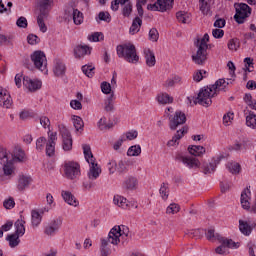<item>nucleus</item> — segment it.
Instances as JSON below:
<instances>
[{
  "instance_id": "nucleus-15",
  "label": "nucleus",
  "mask_w": 256,
  "mask_h": 256,
  "mask_svg": "<svg viewBox=\"0 0 256 256\" xmlns=\"http://www.w3.org/2000/svg\"><path fill=\"white\" fill-rule=\"evenodd\" d=\"M65 15L72 17L75 25H81V23H83V13L73 6H70L65 10Z\"/></svg>"
},
{
  "instance_id": "nucleus-32",
  "label": "nucleus",
  "mask_w": 256,
  "mask_h": 256,
  "mask_svg": "<svg viewBox=\"0 0 256 256\" xmlns=\"http://www.w3.org/2000/svg\"><path fill=\"white\" fill-rule=\"evenodd\" d=\"M113 101H115V92H112L110 96L104 102V110L107 113H111V111L115 110V106L113 105Z\"/></svg>"
},
{
  "instance_id": "nucleus-22",
  "label": "nucleus",
  "mask_w": 256,
  "mask_h": 256,
  "mask_svg": "<svg viewBox=\"0 0 256 256\" xmlns=\"http://www.w3.org/2000/svg\"><path fill=\"white\" fill-rule=\"evenodd\" d=\"M65 71H67L65 64L61 60H55L53 67V73L55 77H64Z\"/></svg>"
},
{
  "instance_id": "nucleus-64",
  "label": "nucleus",
  "mask_w": 256,
  "mask_h": 256,
  "mask_svg": "<svg viewBox=\"0 0 256 256\" xmlns=\"http://www.w3.org/2000/svg\"><path fill=\"white\" fill-rule=\"evenodd\" d=\"M13 227V221H8L0 228V238L3 237V231H11V228Z\"/></svg>"
},
{
  "instance_id": "nucleus-61",
  "label": "nucleus",
  "mask_w": 256,
  "mask_h": 256,
  "mask_svg": "<svg viewBox=\"0 0 256 256\" xmlns=\"http://www.w3.org/2000/svg\"><path fill=\"white\" fill-rule=\"evenodd\" d=\"M149 40L153 41L154 43L159 41V31H157L156 28L150 29Z\"/></svg>"
},
{
  "instance_id": "nucleus-44",
  "label": "nucleus",
  "mask_w": 256,
  "mask_h": 256,
  "mask_svg": "<svg viewBox=\"0 0 256 256\" xmlns=\"http://www.w3.org/2000/svg\"><path fill=\"white\" fill-rule=\"evenodd\" d=\"M31 217H32V225L33 227H39L41 224V214L37 212L36 210H32L31 212Z\"/></svg>"
},
{
  "instance_id": "nucleus-63",
  "label": "nucleus",
  "mask_w": 256,
  "mask_h": 256,
  "mask_svg": "<svg viewBox=\"0 0 256 256\" xmlns=\"http://www.w3.org/2000/svg\"><path fill=\"white\" fill-rule=\"evenodd\" d=\"M95 180H91L88 178V180L83 182V187L85 189V191H91V189H93L95 187Z\"/></svg>"
},
{
  "instance_id": "nucleus-57",
  "label": "nucleus",
  "mask_w": 256,
  "mask_h": 256,
  "mask_svg": "<svg viewBox=\"0 0 256 256\" xmlns=\"http://www.w3.org/2000/svg\"><path fill=\"white\" fill-rule=\"evenodd\" d=\"M244 63H245L244 71H248V73H253V58L246 57L244 59ZM251 67H252V69H251Z\"/></svg>"
},
{
  "instance_id": "nucleus-52",
  "label": "nucleus",
  "mask_w": 256,
  "mask_h": 256,
  "mask_svg": "<svg viewBox=\"0 0 256 256\" xmlns=\"http://www.w3.org/2000/svg\"><path fill=\"white\" fill-rule=\"evenodd\" d=\"M176 19L179 21V23H187L189 21V14L179 11L176 13Z\"/></svg>"
},
{
  "instance_id": "nucleus-23",
  "label": "nucleus",
  "mask_w": 256,
  "mask_h": 256,
  "mask_svg": "<svg viewBox=\"0 0 256 256\" xmlns=\"http://www.w3.org/2000/svg\"><path fill=\"white\" fill-rule=\"evenodd\" d=\"M217 241L222 243L223 246L228 247L229 249H237L239 248V243L234 242L232 239H227L219 234H216Z\"/></svg>"
},
{
  "instance_id": "nucleus-35",
  "label": "nucleus",
  "mask_w": 256,
  "mask_h": 256,
  "mask_svg": "<svg viewBox=\"0 0 256 256\" xmlns=\"http://www.w3.org/2000/svg\"><path fill=\"white\" fill-rule=\"evenodd\" d=\"M145 59H146V65L148 67H155V63H157V60L155 59V53L151 50L145 51Z\"/></svg>"
},
{
  "instance_id": "nucleus-19",
  "label": "nucleus",
  "mask_w": 256,
  "mask_h": 256,
  "mask_svg": "<svg viewBox=\"0 0 256 256\" xmlns=\"http://www.w3.org/2000/svg\"><path fill=\"white\" fill-rule=\"evenodd\" d=\"M137 185H139V180L134 176H128L122 183V187L126 189V191H135Z\"/></svg>"
},
{
  "instance_id": "nucleus-33",
  "label": "nucleus",
  "mask_w": 256,
  "mask_h": 256,
  "mask_svg": "<svg viewBox=\"0 0 256 256\" xmlns=\"http://www.w3.org/2000/svg\"><path fill=\"white\" fill-rule=\"evenodd\" d=\"M156 99L160 105H168L169 103H173V97L167 93L158 94Z\"/></svg>"
},
{
  "instance_id": "nucleus-2",
  "label": "nucleus",
  "mask_w": 256,
  "mask_h": 256,
  "mask_svg": "<svg viewBox=\"0 0 256 256\" xmlns=\"http://www.w3.org/2000/svg\"><path fill=\"white\" fill-rule=\"evenodd\" d=\"M118 57L126 60L127 63L137 65L139 63V55L137 48L131 43L118 45L116 48Z\"/></svg>"
},
{
  "instance_id": "nucleus-38",
  "label": "nucleus",
  "mask_w": 256,
  "mask_h": 256,
  "mask_svg": "<svg viewBox=\"0 0 256 256\" xmlns=\"http://www.w3.org/2000/svg\"><path fill=\"white\" fill-rule=\"evenodd\" d=\"M114 205H117L118 207H121L122 209H127V198L123 196L116 195L113 199Z\"/></svg>"
},
{
  "instance_id": "nucleus-11",
  "label": "nucleus",
  "mask_w": 256,
  "mask_h": 256,
  "mask_svg": "<svg viewBox=\"0 0 256 256\" xmlns=\"http://www.w3.org/2000/svg\"><path fill=\"white\" fill-rule=\"evenodd\" d=\"M23 85L29 91L35 92V91H39V89H41L43 83L41 82V80L31 79V78H29V76H24L23 77Z\"/></svg>"
},
{
  "instance_id": "nucleus-4",
  "label": "nucleus",
  "mask_w": 256,
  "mask_h": 256,
  "mask_svg": "<svg viewBox=\"0 0 256 256\" xmlns=\"http://www.w3.org/2000/svg\"><path fill=\"white\" fill-rule=\"evenodd\" d=\"M0 163L3 165L2 171L0 170V180H3V177H14L15 175V165L13 164V160H9V153H7V149L0 146Z\"/></svg>"
},
{
  "instance_id": "nucleus-40",
  "label": "nucleus",
  "mask_w": 256,
  "mask_h": 256,
  "mask_svg": "<svg viewBox=\"0 0 256 256\" xmlns=\"http://www.w3.org/2000/svg\"><path fill=\"white\" fill-rule=\"evenodd\" d=\"M159 193L164 201L169 199V183L163 182L160 186Z\"/></svg>"
},
{
  "instance_id": "nucleus-47",
  "label": "nucleus",
  "mask_w": 256,
  "mask_h": 256,
  "mask_svg": "<svg viewBox=\"0 0 256 256\" xmlns=\"http://www.w3.org/2000/svg\"><path fill=\"white\" fill-rule=\"evenodd\" d=\"M185 235H188L191 239H201L203 237V231L201 229L188 230Z\"/></svg>"
},
{
  "instance_id": "nucleus-55",
  "label": "nucleus",
  "mask_w": 256,
  "mask_h": 256,
  "mask_svg": "<svg viewBox=\"0 0 256 256\" xmlns=\"http://www.w3.org/2000/svg\"><path fill=\"white\" fill-rule=\"evenodd\" d=\"M116 171H118L120 175L127 173V163H125L123 160H120L118 163H116Z\"/></svg>"
},
{
  "instance_id": "nucleus-28",
  "label": "nucleus",
  "mask_w": 256,
  "mask_h": 256,
  "mask_svg": "<svg viewBox=\"0 0 256 256\" xmlns=\"http://www.w3.org/2000/svg\"><path fill=\"white\" fill-rule=\"evenodd\" d=\"M13 161H16L17 163H25V161H27V156L25 155V151H23V149L19 147L15 148Z\"/></svg>"
},
{
  "instance_id": "nucleus-12",
  "label": "nucleus",
  "mask_w": 256,
  "mask_h": 256,
  "mask_svg": "<svg viewBox=\"0 0 256 256\" xmlns=\"http://www.w3.org/2000/svg\"><path fill=\"white\" fill-rule=\"evenodd\" d=\"M178 161H181L188 169H199L201 167V162L195 157L179 156Z\"/></svg>"
},
{
  "instance_id": "nucleus-30",
  "label": "nucleus",
  "mask_w": 256,
  "mask_h": 256,
  "mask_svg": "<svg viewBox=\"0 0 256 256\" xmlns=\"http://www.w3.org/2000/svg\"><path fill=\"white\" fill-rule=\"evenodd\" d=\"M188 152L194 157H201L202 155H205V147L197 145L189 146Z\"/></svg>"
},
{
  "instance_id": "nucleus-45",
  "label": "nucleus",
  "mask_w": 256,
  "mask_h": 256,
  "mask_svg": "<svg viewBox=\"0 0 256 256\" xmlns=\"http://www.w3.org/2000/svg\"><path fill=\"white\" fill-rule=\"evenodd\" d=\"M227 167L228 171H230V173L233 175H237L241 172V165H239L237 162H230L228 163Z\"/></svg>"
},
{
  "instance_id": "nucleus-1",
  "label": "nucleus",
  "mask_w": 256,
  "mask_h": 256,
  "mask_svg": "<svg viewBox=\"0 0 256 256\" xmlns=\"http://www.w3.org/2000/svg\"><path fill=\"white\" fill-rule=\"evenodd\" d=\"M231 83V79H219L214 85L206 86L200 89L198 96L194 100V104L202 105V107H210L213 103L212 97H215L219 91H225L227 86Z\"/></svg>"
},
{
  "instance_id": "nucleus-48",
  "label": "nucleus",
  "mask_w": 256,
  "mask_h": 256,
  "mask_svg": "<svg viewBox=\"0 0 256 256\" xmlns=\"http://www.w3.org/2000/svg\"><path fill=\"white\" fill-rule=\"evenodd\" d=\"M62 147L65 151H71L73 149V138H62Z\"/></svg>"
},
{
  "instance_id": "nucleus-18",
  "label": "nucleus",
  "mask_w": 256,
  "mask_h": 256,
  "mask_svg": "<svg viewBox=\"0 0 256 256\" xmlns=\"http://www.w3.org/2000/svg\"><path fill=\"white\" fill-rule=\"evenodd\" d=\"M32 181H33V179L31 177L25 176V175H20L18 177L17 190L20 193H23V191H25V189H28V187L31 185Z\"/></svg>"
},
{
  "instance_id": "nucleus-27",
  "label": "nucleus",
  "mask_w": 256,
  "mask_h": 256,
  "mask_svg": "<svg viewBox=\"0 0 256 256\" xmlns=\"http://www.w3.org/2000/svg\"><path fill=\"white\" fill-rule=\"evenodd\" d=\"M99 175H101V166L99 164H93V166H90L88 171V179H90V181H95Z\"/></svg>"
},
{
  "instance_id": "nucleus-17",
  "label": "nucleus",
  "mask_w": 256,
  "mask_h": 256,
  "mask_svg": "<svg viewBox=\"0 0 256 256\" xmlns=\"http://www.w3.org/2000/svg\"><path fill=\"white\" fill-rule=\"evenodd\" d=\"M61 225H63V221L60 219L52 220L45 228L44 233L46 235H55V233H57V231H59L61 228Z\"/></svg>"
},
{
  "instance_id": "nucleus-56",
  "label": "nucleus",
  "mask_w": 256,
  "mask_h": 256,
  "mask_svg": "<svg viewBox=\"0 0 256 256\" xmlns=\"http://www.w3.org/2000/svg\"><path fill=\"white\" fill-rule=\"evenodd\" d=\"M47 144V139L45 137H40L36 140V149L37 151H42Z\"/></svg>"
},
{
  "instance_id": "nucleus-5",
  "label": "nucleus",
  "mask_w": 256,
  "mask_h": 256,
  "mask_svg": "<svg viewBox=\"0 0 256 256\" xmlns=\"http://www.w3.org/2000/svg\"><path fill=\"white\" fill-rule=\"evenodd\" d=\"M119 243H121V239H117V237H115V234H113V232H109L106 238L101 239V245H100L101 256L111 255V245H119Z\"/></svg>"
},
{
  "instance_id": "nucleus-25",
  "label": "nucleus",
  "mask_w": 256,
  "mask_h": 256,
  "mask_svg": "<svg viewBox=\"0 0 256 256\" xmlns=\"http://www.w3.org/2000/svg\"><path fill=\"white\" fill-rule=\"evenodd\" d=\"M62 197L68 205H72L73 207H77L79 205L75 196L69 191H62Z\"/></svg>"
},
{
  "instance_id": "nucleus-49",
  "label": "nucleus",
  "mask_w": 256,
  "mask_h": 256,
  "mask_svg": "<svg viewBox=\"0 0 256 256\" xmlns=\"http://www.w3.org/2000/svg\"><path fill=\"white\" fill-rule=\"evenodd\" d=\"M82 72L84 73V75H86V77H93V75H95V67L91 66V65H84L82 66Z\"/></svg>"
},
{
  "instance_id": "nucleus-50",
  "label": "nucleus",
  "mask_w": 256,
  "mask_h": 256,
  "mask_svg": "<svg viewBox=\"0 0 256 256\" xmlns=\"http://www.w3.org/2000/svg\"><path fill=\"white\" fill-rule=\"evenodd\" d=\"M215 164L213 163H208V164H203L202 166V171L204 175H209L211 173H215Z\"/></svg>"
},
{
  "instance_id": "nucleus-21",
  "label": "nucleus",
  "mask_w": 256,
  "mask_h": 256,
  "mask_svg": "<svg viewBox=\"0 0 256 256\" xmlns=\"http://www.w3.org/2000/svg\"><path fill=\"white\" fill-rule=\"evenodd\" d=\"M83 151H84L85 159L87 163L90 165V167H93V165H99L96 162L95 156H93V152H91V146L87 144L83 145Z\"/></svg>"
},
{
  "instance_id": "nucleus-9",
  "label": "nucleus",
  "mask_w": 256,
  "mask_h": 256,
  "mask_svg": "<svg viewBox=\"0 0 256 256\" xmlns=\"http://www.w3.org/2000/svg\"><path fill=\"white\" fill-rule=\"evenodd\" d=\"M31 61L34 63L36 69L40 71H45L47 69V56H45V52L38 50L33 52L30 56Z\"/></svg>"
},
{
  "instance_id": "nucleus-54",
  "label": "nucleus",
  "mask_w": 256,
  "mask_h": 256,
  "mask_svg": "<svg viewBox=\"0 0 256 256\" xmlns=\"http://www.w3.org/2000/svg\"><path fill=\"white\" fill-rule=\"evenodd\" d=\"M100 87H101V91H102V93H104V95H109V94L113 93V91L111 90V84L107 81L102 82Z\"/></svg>"
},
{
  "instance_id": "nucleus-34",
  "label": "nucleus",
  "mask_w": 256,
  "mask_h": 256,
  "mask_svg": "<svg viewBox=\"0 0 256 256\" xmlns=\"http://www.w3.org/2000/svg\"><path fill=\"white\" fill-rule=\"evenodd\" d=\"M14 227L16 229L14 234L19 235L20 237H23V235H25V221L23 219L17 220L14 223Z\"/></svg>"
},
{
  "instance_id": "nucleus-8",
  "label": "nucleus",
  "mask_w": 256,
  "mask_h": 256,
  "mask_svg": "<svg viewBox=\"0 0 256 256\" xmlns=\"http://www.w3.org/2000/svg\"><path fill=\"white\" fill-rule=\"evenodd\" d=\"M168 117L171 131H176L179 125L187 123V116L181 110H177L173 115L168 114Z\"/></svg>"
},
{
  "instance_id": "nucleus-46",
  "label": "nucleus",
  "mask_w": 256,
  "mask_h": 256,
  "mask_svg": "<svg viewBox=\"0 0 256 256\" xmlns=\"http://www.w3.org/2000/svg\"><path fill=\"white\" fill-rule=\"evenodd\" d=\"M179 211H181V206L176 203L170 204L166 209L167 215H175L176 213H179Z\"/></svg>"
},
{
  "instance_id": "nucleus-58",
  "label": "nucleus",
  "mask_w": 256,
  "mask_h": 256,
  "mask_svg": "<svg viewBox=\"0 0 256 256\" xmlns=\"http://www.w3.org/2000/svg\"><path fill=\"white\" fill-rule=\"evenodd\" d=\"M16 25L20 29H27V26L29 25V23L27 22V18H25L24 16H21L17 19Z\"/></svg>"
},
{
  "instance_id": "nucleus-14",
  "label": "nucleus",
  "mask_w": 256,
  "mask_h": 256,
  "mask_svg": "<svg viewBox=\"0 0 256 256\" xmlns=\"http://www.w3.org/2000/svg\"><path fill=\"white\" fill-rule=\"evenodd\" d=\"M13 105V99H11V95L7 92L6 89L0 86V107H4V109H11Z\"/></svg>"
},
{
  "instance_id": "nucleus-24",
  "label": "nucleus",
  "mask_w": 256,
  "mask_h": 256,
  "mask_svg": "<svg viewBox=\"0 0 256 256\" xmlns=\"http://www.w3.org/2000/svg\"><path fill=\"white\" fill-rule=\"evenodd\" d=\"M141 25H143V20L139 16H136L132 21V25L129 29V33L131 35H135L136 33H139V31H141Z\"/></svg>"
},
{
  "instance_id": "nucleus-43",
  "label": "nucleus",
  "mask_w": 256,
  "mask_h": 256,
  "mask_svg": "<svg viewBox=\"0 0 256 256\" xmlns=\"http://www.w3.org/2000/svg\"><path fill=\"white\" fill-rule=\"evenodd\" d=\"M128 157H139L141 155V146L140 145H134L131 146L127 151Z\"/></svg>"
},
{
  "instance_id": "nucleus-53",
  "label": "nucleus",
  "mask_w": 256,
  "mask_h": 256,
  "mask_svg": "<svg viewBox=\"0 0 256 256\" xmlns=\"http://www.w3.org/2000/svg\"><path fill=\"white\" fill-rule=\"evenodd\" d=\"M239 47H240L239 39L234 38L228 41V49H230V51H237Z\"/></svg>"
},
{
  "instance_id": "nucleus-51",
  "label": "nucleus",
  "mask_w": 256,
  "mask_h": 256,
  "mask_svg": "<svg viewBox=\"0 0 256 256\" xmlns=\"http://www.w3.org/2000/svg\"><path fill=\"white\" fill-rule=\"evenodd\" d=\"M131 13H133V4L131 2H128L124 5L122 9V15L124 17H131Z\"/></svg>"
},
{
  "instance_id": "nucleus-36",
  "label": "nucleus",
  "mask_w": 256,
  "mask_h": 256,
  "mask_svg": "<svg viewBox=\"0 0 256 256\" xmlns=\"http://www.w3.org/2000/svg\"><path fill=\"white\" fill-rule=\"evenodd\" d=\"M181 83H183V78H181V76L175 75L172 78L166 80L165 87H175V85Z\"/></svg>"
},
{
  "instance_id": "nucleus-7",
  "label": "nucleus",
  "mask_w": 256,
  "mask_h": 256,
  "mask_svg": "<svg viewBox=\"0 0 256 256\" xmlns=\"http://www.w3.org/2000/svg\"><path fill=\"white\" fill-rule=\"evenodd\" d=\"M64 174L66 179L73 181L81 175V165L77 162L69 161L64 163Z\"/></svg>"
},
{
  "instance_id": "nucleus-13",
  "label": "nucleus",
  "mask_w": 256,
  "mask_h": 256,
  "mask_svg": "<svg viewBox=\"0 0 256 256\" xmlns=\"http://www.w3.org/2000/svg\"><path fill=\"white\" fill-rule=\"evenodd\" d=\"M57 141V132H48V143H46V155L53 157L55 155V142Z\"/></svg>"
},
{
  "instance_id": "nucleus-29",
  "label": "nucleus",
  "mask_w": 256,
  "mask_h": 256,
  "mask_svg": "<svg viewBox=\"0 0 256 256\" xmlns=\"http://www.w3.org/2000/svg\"><path fill=\"white\" fill-rule=\"evenodd\" d=\"M183 135H185V129L178 130L172 139L167 142V147H175V145H179V139H181Z\"/></svg>"
},
{
  "instance_id": "nucleus-31",
  "label": "nucleus",
  "mask_w": 256,
  "mask_h": 256,
  "mask_svg": "<svg viewBox=\"0 0 256 256\" xmlns=\"http://www.w3.org/2000/svg\"><path fill=\"white\" fill-rule=\"evenodd\" d=\"M19 234H9L7 237H6V240L8 241L9 243V246L11 247V249H15V247H18L19 246V243H21V239H19Z\"/></svg>"
},
{
  "instance_id": "nucleus-37",
  "label": "nucleus",
  "mask_w": 256,
  "mask_h": 256,
  "mask_svg": "<svg viewBox=\"0 0 256 256\" xmlns=\"http://www.w3.org/2000/svg\"><path fill=\"white\" fill-rule=\"evenodd\" d=\"M246 125L250 129H256V115L252 111H249V115L246 116Z\"/></svg>"
},
{
  "instance_id": "nucleus-20",
  "label": "nucleus",
  "mask_w": 256,
  "mask_h": 256,
  "mask_svg": "<svg viewBox=\"0 0 256 256\" xmlns=\"http://www.w3.org/2000/svg\"><path fill=\"white\" fill-rule=\"evenodd\" d=\"M53 5V0H39V15L49 16V11H51V6Z\"/></svg>"
},
{
  "instance_id": "nucleus-10",
  "label": "nucleus",
  "mask_w": 256,
  "mask_h": 256,
  "mask_svg": "<svg viewBox=\"0 0 256 256\" xmlns=\"http://www.w3.org/2000/svg\"><path fill=\"white\" fill-rule=\"evenodd\" d=\"M175 0H157L154 4H148V11H160L161 13H165V11H169V9H173V3Z\"/></svg>"
},
{
  "instance_id": "nucleus-6",
  "label": "nucleus",
  "mask_w": 256,
  "mask_h": 256,
  "mask_svg": "<svg viewBox=\"0 0 256 256\" xmlns=\"http://www.w3.org/2000/svg\"><path fill=\"white\" fill-rule=\"evenodd\" d=\"M236 9V14L234 15V20L238 25H243L247 17L251 16V7L246 3L234 4Z\"/></svg>"
},
{
  "instance_id": "nucleus-16",
  "label": "nucleus",
  "mask_w": 256,
  "mask_h": 256,
  "mask_svg": "<svg viewBox=\"0 0 256 256\" xmlns=\"http://www.w3.org/2000/svg\"><path fill=\"white\" fill-rule=\"evenodd\" d=\"M110 233H113L114 237L116 239H125V237H129V227L125 225L121 226H114L111 230Z\"/></svg>"
},
{
  "instance_id": "nucleus-62",
  "label": "nucleus",
  "mask_w": 256,
  "mask_h": 256,
  "mask_svg": "<svg viewBox=\"0 0 256 256\" xmlns=\"http://www.w3.org/2000/svg\"><path fill=\"white\" fill-rule=\"evenodd\" d=\"M27 41H28L29 45H37V43H39V41H41V39H39V37L35 34H29L27 36Z\"/></svg>"
},
{
  "instance_id": "nucleus-41",
  "label": "nucleus",
  "mask_w": 256,
  "mask_h": 256,
  "mask_svg": "<svg viewBox=\"0 0 256 256\" xmlns=\"http://www.w3.org/2000/svg\"><path fill=\"white\" fill-rule=\"evenodd\" d=\"M73 126L75 127L76 131H83V127H85V123L83 122V118L79 116L72 117Z\"/></svg>"
},
{
  "instance_id": "nucleus-60",
  "label": "nucleus",
  "mask_w": 256,
  "mask_h": 256,
  "mask_svg": "<svg viewBox=\"0 0 256 256\" xmlns=\"http://www.w3.org/2000/svg\"><path fill=\"white\" fill-rule=\"evenodd\" d=\"M99 21H105V23H111V14L109 12H100L98 14Z\"/></svg>"
},
{
  "instance_id": "nucleus-59",
  "label": "nucleus",
  "mask_w": 256,
  "mask_h": 256,
  "mask_svg": "<svg viewBox=\"0 0 256 256\" xmlns=\"http://www.w3.org/2000/svg\"><path fill=\"white\" fill-rule=\"evenodd\" d=\"M103 34L101 32H94L92 35L88 36L89 41H94L97 43L99 41H103Z\"/></svg>"
},
{
  "instance_id": "nucleus-42",
  "label": "nucleus",
  "mask_w": 256,
  "mask_h": 256,
  "mask_svg": "<svg viewBox=\"0 0 256 256\" xmlns=\"http://www.w3.org/2000/svg\"><path fill=\"white\" fill-rule=\"evenodd\" d=\"M239 230L241 231V233H243V235H251V231H252L249 223L243 220H239Z\"/></svg>"
},
{
  "instance_id": "nucleus-3",
  "label": "nucleus",
  "mask_w": 256,
  "mask_h": 256,
  "mask_svg": "<svg viewBox=\"0 0 256 256\" xmlns=\"http://www.w3.org/2000/svg\"><path fill=\"white\" fill-rule=\"evenodd\" d=\"M209 41V34H204L203 38L198 39L195 42V47H197L196 54L192 55V61L196 65H205V61H207V49L209 46L207 45Z\"/></svg>"
},
{
  "instance_id": "nucleus-26",
  "label": "nucleus",
  "mask_w": 256,
  "mask_h": 256,
  "mask_svg": "<svg viewBox=\"0 0 256 256\" xmlns=\"http://www.w3.org/2000/svg\"><path fill=\"white\" fill-rule=\"evenodd\" d=\"M75 57H85V55H91V48L87 45H79L74 48Z\"/></svg>"
},
{
  "instance_id": "nucleus-39",
  "label": "nucleus",
  "mask_w": 256,
  "mask_h": 256,
  "mask_svg": "<svg viewBox=\"0 0 256 256\" xmlns=\"http://www.w3.org/2000/svg\"><path fill=\"white\" fill-rule=\"evenodd\" d=\"M47 17L49 16L43 14H39L37 17V24L42 33H47V25H45V19H47Z\"/></svg>"
}]
</instances>
